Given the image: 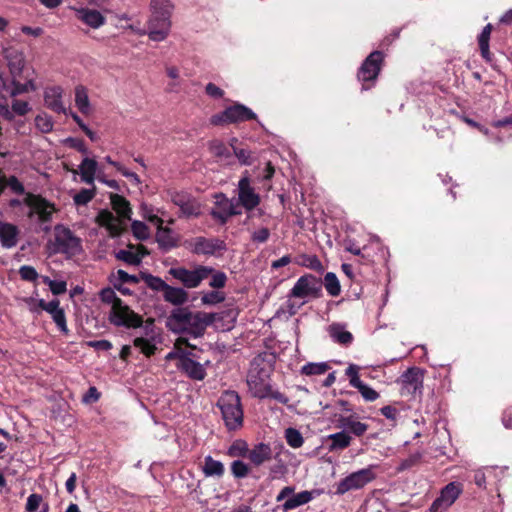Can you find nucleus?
<instances>
[{"label":"nucleus","mask_w":512,"mask_h":512,"mask_svg":"<svg viewBox=\"0 0 512 512\" xmlns=\"http://www.w3.org/2000/svg\"><path fill=\"white\" fill-rule=\"evenodd\" d=\"M63 92L60 86L47 87L44 91L45 105L56 113L66 114V108L62 100Z\"/></svg>","instance_id":"412c9836"},{"label":"nucleus","mask_w":512,"mask_h":512,"mask_svg":"<svg viewBox=\"0 0 512 512\" xmlns=\"http://www.w3.org/2000/svg\"><path fill=\"white\" fill-rule=\"evenodd\" d=\"M383 61V54L380 51L372 52L361 65L358 78L360 81L367 82L373 81L377 78L381 63Z\"/></svg>","instance_id":"a211bd4d"},{"label":"nucleus","mask_w":512,"mask_h":512,"mask_svg":"<svg viewBox=\"0 0 512 512\" xmlns=\"http://www.w3.org/2000/svg\"><path fill=\"white\" fill-rule=\"evenodd\" d=\"M247 458L255 466H260L272 458V450L269 445L260 443L249 450Z\"/></svg>","instance_id":"cd10ccee"},{"label":"nucleus","mask_w":512,"mask_h":512,"mask_svg":"<svg viewBox=\"0 0 512 512\" xmlns=\"http://www.w3.org/2000/svg\"><path fill=\"white\" fill-rule=\"evenodd\" d=\"M231 471L236 478H244L248 475L249 468L243 461L235 460L231 464Z\"/></svg>","instance_id":"13d9d810"},{"label":"nucleus","mask_w":512,"mask_h":512,"mask_svg":"<svg viewBox=\"0 0 512 512\" xmlns=\"http://www.w3.org/2000/svg\"><path fill=\"white\" fill-rule=\"evenodd\" d=\"M75 105L77 109L84 115L91 112V104L88 97V91L83 85L75 87Z\"/></svg>","instance_id":"f704fd0d"},{"label":"nucleus","mask_w":512,"mask_h":512,"mask_svg":"<svg viewBox=\"0 0 512 512\" xmlns=\"http://www.w3.org/2000/svg\"><path fill=\"white\" fill-rule=\"evenodd\" d=\"M9 85L5 86V90L11 97H16L21 94L33 92L37 89L34 79H27L25 83H21L19 79L21 77H11Z\"/></svg>","instance_id":"a878e982"},{"label":"nucleus","mask_w":512,"mask_h":512,"mask_svg":"<svg viewBox=\"0 0 512 512\" xmlns=\"http://www.w3.org/2000/svg\"><path fill=\"white\" fill-rule=\"evenodd\" d=\"M80 250V240L73 235L70 229L63 226L55 227V241L53 252L75 255Z\"/></svg>","instance_id":"9d476101"},{"label":"nucleus","mask_w":512,"mask_h":512,"mask_svg":"<svg viewBox=\"0 0 512 512\" xmlns=\"http://www.w3.org/2000/svg\"><path fill=\"white\" fill-rule=\"evenodd\" d=\"M98 164L94 159L84 158L79 165L81 180L89 185L94 184Z\"/></svg>","instance_id":"c756f323"},{"label":"nucleus","mask_w":512,"mask_h":512,"mask_svg":"<svg viewBox=\"0 0 512 512\" xmlns=\"http://www.w3.org/2000/svg\"><path fill=\"white\" fill-rule=\"evenodd\" d=\"M313 499L312 493L309 491H302L297 494H293L290 498H288L282 508L284 511H289L295 509L301 505L307 504Z\"/></svg>","instance_id":"e433bc0d"},{"label":"nucleus","mask_w":512,"mask_h":512,"mask_svg":"<svg viewBox=\"0 0 512 512\" xmlns=\"http://www.w3.org/2000/svg\"><path fill=\"white\" fill-rule=\"evenodd\" d=\"M185 246L194 254L215 255L226 249L225 242L218 238L195 237L185 242Z\"/></svg>","instance_id":"ddd939ff"},{"label":"nucleus","mask_w":512,"mask_h":512,"mask_svg":"<svg viewBox=\"0 0 512 512\" xmlns=\"http://www.w3.org/2000/svg\"><path fill=\"white\" fill-rule=\"evenodd\" d=\"M144 281H145V283L147 284V286L149 288H151L152 290H155V291H162V292H164V290L166 289V287L168 285L160 277L153 276V275H150V274L144 276Z\"/></svg>","instance_id":"3c124183"},{"label":"nucleus","mask_w":512,"mask_h":512,"mask_svg":"<svg viewBox=\"0 0 512 512\" xmlns=\"http://www.w3.org/2000/svg\"><path fill=\"white\" fill-rule=\"evenodd\" d=\"M147 250L144 246L140 245L135 248L133 245H129L128 249H122L116 252L115 256L118 260L124 261L129 265L137 266L141 263L142 258L147 254Z\"/></svg>","instance_id":"b1692460"},{"label":"nucleus","mask_w":512,"mask_h":512,"mask_svg":"<svg viewBox=\"0 0 512 512\" xmlns=\"http://www.w3.org/2000/svg\"><path fill=\"white\" fill-rule=\"evenodd\" d=\"M225 296L219 291H210L202 295L201 301L205 305H215L224 301Z\"/></svg>","instance_id":"603ef678"},{"label":"nucleus","mask_w":512,"mask_h":512,"mask_svg":"<svg viewBox=\"0 0 512 512\" xmlns=\"http://www.w3.org/2000/svg\"><path fill=\"white\" fill-rule=\"evenodd\" d=\"M19 274L23 280L35 281L38 278V273L34 267L24 265L20 267Z\"/></svg>","instance_id":"680f3d73"},{"label":"nucleus","mask_w":512,"mask_h":512,"mask_svg":"<svg viewBox=\"0 0 512 512\" xmlns=\"http://www.w3.org/2000/svg\"><path fill=\"white\" fill-rule=\"evenodd\" d=\"M171 14H156L151 13V16L147 23V30L139 31L140 35L147 34L152 41L161 42L164 41L171 29Z\"/></svg>","instance_id":"6e6552de"},{"label":"nucleus","mask_w":512,"mask_h":512,"mask_svg":"<svg viewBox=\"0 0 512 512\" xmlns=\"http://www.w3.org/2000/svg\"><path fill=\"white\" fill-rule=\"evenodd\" d=\"M205 90L206 93L212 98H221L224 94L223 90L216 86L214 83H208Z\"/></svg>","instance_id":"774afa93"},{"label":"nucleus","mask_w":512,"mask_h":512,"mask_svg":"<svg viewBox=\"0 0 512 512\" xmlns=\"http://www.w3.org/2000/svg\"><path fill=\"white\" fill-rule=\"evenodd\" d=\"M211 274H212V278H211L209 285L212 288H216V289L223 288L227 281L226 274L224 272H220V271H217V272L213 271Z\"/></svg>","instance_id":"052dcab7"},{"label":"nucleus","mask_w":512,"mask_h":512,"mask_svg":"<svg viewBox=\"0 0 512 512\" xmlns=\"http://www.w3.org/2000/svg\"><path fill=\"white\" fill-rule=\"evenodd\" d=\"M35 126L40 132L49 133L53 130L54 123L51 116L41 113L35 117Z\"/></svg>","instance_id":"a19ab883"},{"label":"nucleus","mask_w":512,"mask_h":512,"mask_svg":"<svg viewBox=\"0 0 512 512\" xmlns=\"http://www.w3.org/2000/svg\"><path fill=\"white\" fill-rule=\"evenodd\" d=\"M212 272L213 268L203 265H198L194 270H188L184 267H173L169 270V274L173 278L189 289L198 287Z\"/></svg>","instance_id":"0eeeda50"},{"label":"nucleus","mask_w":512,"mask_h":512,"mask_svg":"<svg viewBox=\"0 0 512 512\" xmlns=\"http://www.w3.org/2000/svg\"><path fill=\"white\" fill-rule=\"evenodd\" d=\"M491 31H492V25L489 23L483 28L481 34L478 37V43H479L481 55L487 61H490V59H491V54H490V50H489V40H490Z\"/></svg>","instance_id":"4c0bfd02"},{"label":"nucleus","mask_w":512,"mask_h":512,"mask_svg":"<svg viewBox=\"0 0 512 512\" xmlns=\"http://www.w3.org/2000/svg\"><path fill=\"white\" fill-rule=\"evenodd\" d=\"M161 342L159 334L154 333L153 329L150 332H146L145 336L135 337L133 344L138 348L144 355L151 356L156 351V345Z\"/></svg>","instance_id":"4be33fe9"},{"label":"nucleus","mask_w":512,"mask_h":512,"mask_svg":"<svg viewBox=\"0 0 512 512\" xmlns=\"http://www.w3.org/2000/svg\"><path fill=\"white\" fill-rule=\"evenodd\" d=\"M202 471L206 477H221L224 474L225 468L222 462L213 459L211 456H206Z\"/></svg>","instance_id":"c9c22d12"},{"label":"nucleus","mask_w":512,"mask_h":512,"mask_svg":"<svg viewBox=\"0 0 512 512\" xmlns=\"http://www.w3.org/2000/svg\"><path fill=\"white\" fill-rule=\"evenodd\" d=\"M247 385L251 394L257 398H265L270 395L269 371L261 367L258 360L251 363L248 375Z\"/></svg>","instance_id":"39448f33"},{"label":"nucleus","mask_w":512,"mask_h":512,"mask_svg":"<svg viewBox=\"0 0 512 512\" xmlns=\"http://www.w3.org/2000/svg\"><path fill=\"white\" fill-rule=\"evenodd\" d=\"M43 310L51 315L53 321L61 332L64 334L68 333L69 330L67 327L65 312L64 309L60 307L59 300L55 299L45 303Z\"/></svg>","instance_id":"5701e85b"},{"label":"nucleus","mask_w":512,"mask_h":512,"mask_svg":"<svg viewBox=\"0 0 512 512\" xmlns=\"http://www.w3.org/2000/svg\"><path fill=\"white\" fill-rule=\"evenodd\" d=\"M226 116H228L229 123L244 122L255 119V113L248 107L237 104L226 109Z\"/></svg>","instance_id":"bb28decb"},{"label":"nucleus","mask_w":512,"mask_h":512,"mask_svg":"<svg viewBox=\"0 0 512 512\" xmlns=\"http://www.w3.org/2000/svg\"><path fill=\"white\" fill-rule=\"evenodd\" d=\"M110 201L113 209L118 216L109 210H102L96 217L97 223L105 227L112 237L118 236L126 225V221L131 218V208L129 202L118 194H111Z\"/></svg>","instance_id":"f03ea898"},{"label":"nucleus","mask_w":512,"mask_h":512,"mask_svg":"<svg viewBox=\"0 0 512 512\" xmlns=\"http://www.w3.org/2000/svg\"><path fill=\"white\" fill-rule=\"evenodd\" d=\"M173 5L171 0H151V11L156 14H171Z\"/></svg>","instance_id":"49530a36"},{"label":"nucleus","mask_w":512,"mask_h":512,"mask_svg":"<svg viewBox=\"0 0 512 512\" xmlns=\"http://www.w3.org/2000/svg\"><path fill=\"white\" fill-rule=\"evenodd\" d=\"M270 231L267 228H260L252 233V240L258 243H264L268 240Z\"/></svg>","instance_id":"69168bd1"},{"label":"nucleus","mask_w":512,"mask_h":512,"mask_svg":"<svg viewBox=\"0 0 512 512\" xmlns=\"http://www.w3.org/2000/svg\"><path fill=\"white\" fill-rule=\"evenodd\" d=\"M355 388L358 389V391L361 393L362 397L366 401L372 402V401H375L376 399H378V397H379L378 392H376L373 388L364 384L363 382H361Z\"/></svg>","instance_id":"6e6d98bb"},{"label":"nucleus","mask_w":512,"mask_h":512,"mask_svg":"<svg viewBox=\"0 0 512 512\" xmlns=\"http://www.w3.org/2000/svg\"><path fill=\"white\" fill-rule=\"evenodd\" d=\"M340 427L350 431L355 436H362L368 430V425L357 421L353 416L341 417L339 419Z\"/></svg>","instance_id":"2f4dec72"},{"label":"nucleus","mask_w":512,"mask_h":512,"mask_svg":"<svg viewBox=\"0 0 512 512\" xmlns=\"http://www.w3.org/2000/svg\"><path fill=\"white\" fill-rule=\"evenodd\" d=\"M25 509L27 512H36L37 510L48 512L49 505L43 501V497L40 494L33 493L27 498Z\"/></svg>","instance_id":"ea45409f"},{"label":"nucleus","mask_w":512,"mask_h":512,"mask_svg":"<svg viewBox=\"0 0 512 512\" xmlns=\"http://www.w3.org/2000/svg\"><path fill=\"white\" fill-rule=\"evenodd\" d=\"M324 285H325V288L327 290V292L331 295V296H338L340 291H341V288H340V283L338 281V278L336 277V275L332 272H328L325 277H324Z\"/></svg>","instance_id":"79ce46f5"},{"label":"nucleus","mask_w":512,"mask_h":512,"mask_svg":"<svg viewBox=\"0 0 512 512\" xmlns=\"http://www.w3.org/2000/svg\"><path fill=\"white\" fill-rule=\"evenodd\" d=\"M330 337L337 343L349 345L353 341V335L342 324L333 323L329 326Z\"/></svg>","instance_id":"7c9ffc66"},{"label":"nucleus","mask_w":512,"mask_h":512,"mask_svg":"<svg viewBox=\"0 0 512 512\" xmlns=\"http://www.w3.org/2000/svg\"><path fill=\"white\" fill-rule=\"evenodd\" d=\"M306 303V300H301L299 298L292 297L291 292H289L287 296V301L285 303L286 312L289 315H295L298 312V310Z\"/></svg>","instance_id":"8fccbe9b"},{"label":"nucleus","mask_w":512,"mask_h":512,"mask_svg":"<svg viewBox=\"0 0 512 512\" xmlns=\"http://www.w3.org/2000/svg\"><path fill=\"white\" fill-rule=\"evenodd\" d=\"M7 186L15 193L17 194H23L24 193V186L23 184L14 176L10 177L7 180Z\"/></svg>","instance_id":"338daca9"},{"label":"nucleus","mask_w":512,"mask_h":512,"mask_svg":"<svg viewBox=\"0 0 512 512\" xmlns=\"http://www.w3.org/2000/svg\"><path fill=\"white\" fill-rule=\"evenodd\" d=\"M11 108L15 114L20 116L26 115L31 110L29 103L23 100H13Z\"/></svg>","instance_id":"bf43d9fd"},{"label":"nucleus","mask_w":512,"mask_h":512,"mask_svg":"<svg viewBox=\"0 0 512 512\" xmlns=\"http://www.w3.org/2000/svg\"><path fill=\"white\" fill-rule=\"evenodd\" d=\"M133 235L139 240H146L149 238V229L147 225L141 221H133L131 225Z\"/></svg>","instance_id":"09e8293b"},{"label":"nucleus","mask_w":512,"mask_h":512,"mask_svg":"<svg viewBox=\"0 0 512 512\" xmlns=\"http://www.w3.org/2000/svg\"><path fill=\"white\" fill-rule=\"evenodd\" d=\"M328 368L329 366L325 362L308 363L302 367L301 372L305 375H322L326 373Z\"/></svg>","instance_id":"c03bdc74"},{"label":"nucleus","mask_w":512,"mask_h":512,"mask_svg":"<svg viewBox=\"0 0 512 512\" xmlns=\"http://www.w3.org/2000/svg\"><path fill=\"white\" fill-rule=\"evenodd\" d=\"M24 203L29 207L28 216L32 218L37 215L41 222L50 221L56 211L54 204L39 195L28 193L24 198Z\"/></svg>","instance_id":"f8f14e48"},{"label":"nucleus","mask_w":512,"mask_h":512,"mask_svg":"<svg viewBox=\"0 0 512 512\" xmlns=\"http://www.w3.org/2000/svg\"><path fill=\"white\" fill-rule=\"evenodd\" d=\"M403 385L412 392H416L422 388L423 375L417 368L408 369L402 376Z\"/></svg>","instance_id":"c85d7f7f"},{"label":"nucleus","mask_w":512,"mask_h":512,"mask_svg":"<svg viewBox=\"0 0 512 512\" xmlns=\"http://www.w3.org/2000/svg\"><path fill=\"white\" fill-rule=\"evenodd\" d=\"M217 405L228 429L234 430L242 425L243 411L240 397L234 391H225L218 399Z\"/></svg>","instance_id":"20e7f679"},{"label":"nucleus","mask_w":512,"mask_h":512,"mask_svg":"<svg viewBox=\"0 0 512 512\" xmlns=\"http://www.w3.org/2000/svg\"><path fill=\"white\" fill-rule=\"evenodd\" d=\"M328 439L331 441L329 446L330 451L345 449L351 443V436H349L346 432H338L328 436Z\"/></svg>","instance_id":"58836bf2"},{"label":"nucleus","mask_w":512,"mask_h":512,"mask_svg":"<svg viewBox=\"0 0 512 512\" xmlns=\"http://www.w3.org/2000/svg\"><path fill=\"white\" fill-rule=\"evenodd\" d=\"M285 439L288 445L292 448H300L304 443L302 434L294 428H288L285 430Z\"/></svg>","instance_id":"37998d69"},{"label":"nucleus","mask_w":512,"mask_h":512,"mask_svg":"<svg viewBox=\"0 0 512 512\" xmlns=\"http://www.w3.org/2000/svg\"><path fill=\"white\" fill-rule=\"evenodd\" d=\"M358 372H359V367L354 364H351L346 369V375L349 377L350 385L352 387H356L357 385H359L362 382L359 378Z\"/></svg>","instance_id":"e2e57ef3"},{"label":"nucleus","mask_w":512,"mask_h":512,"mask_svg":"<svg viewBox=\"0 0 512 512\" xmlns=\"http://www.w3.org/2000/svg\"><path fill=\"white\" fill-rule=\"evenodd\" d=\"M42 281L44 284L49 286L54 295L64 294L67 290V284L63 280H52L48 276H43Z\"/></svg>","instance_id":"a18cd8bd"},{"label":"nucleus","mask_w":512,"mask_h":512,"mask_svg":"<svg viewBox=\"0 0 512 512\" xmlns=\"http://www.w3.org/2000/svg\"><path fill=\"white\" fill-rule=\"evenodd\" d=\"M21 301L26 305V307L29 309L32 313H39L40 310H43V307L45 305V301L40 299L37 300L33 297H24L21 299Z\"/></svg>","instance_id":"4d7b16f0"},{"label":"nucleus","mask_w":512,"mask_h":512,"mask_svg":"<svg viewBox=\"0 0 512 512\" xmlns=\"http://www.w3.org/2000/svg\"><path fill=\"white\" fill-rule=\"evenodd\" d=\"M1 54L7 63L11 77H22L26 59L23 50L5 42L1 45Z\"/></svg>","instance_id":"9b49d317"},{"label":"nucleus","mask_w":512,"mask_h":512,"mask_svg":"<svg viewBox=\"0 0 512 512\" xmlns=\"http://www.w3.org/2000/svg\"><path fill=\"white\" fill-rule=\"evenodd\" d=\"M183 343H185V341H183L182 339L177 340V341H176V343H175L174 350H173V351H171V352H169V353L166 355L165 359H166V360H168V361L173 360V359H177V360H178V363H179V362H180V358H181V356H182L183 354H187V353H186V352H184V351L181 349V347H180V345H181V344H183Z\"/></svg>","instance_id":"0e129e2a"},{"label":"nucleus","mask_w":512,"mask_h":512,"mask_svg":"<svg viewBox=\"0 0 512 512\" xmlns=\"http://www.w3.org/2000/svg\"><path fill=\"white\" fill-rule=\"evenodd\" d=\"M164 300L173 305H182L188 300V294L183 288L167 285L163 292Z\"/></svg>","instance_id":"473e14b6"},{"label":"nucleus","mask_w":512,"mask_h":512,"mask_svg":"<svg viewBox=\"0 0 512 512\" xmlns=\"http://www.w3.org/2000/svg\"><path fill=\"white\" fill-rule=\"evenodd\" d=\"M177 367L193 380L201 381L206 377L204 365L190 358L189 353L181 356Z\"/></svg>","instance_id":"aec40b11"},{"label":"nucleus","mask_w":512,"mask_h":512,"mask_svg":"<svg viewBox=\"0 0 512 512\" xmlns=\"http://www.w3.org/2000/svg\"><path fill=\"white\" fill-rule=\"evenodd\" d=\"M301 259L302 260L299 262V264L302 266L316 271H321L323 269L320 260L314 255H303L301 256Z\"/></svg>","instance_id":"5fc2aeb1"},{"label":"nucleus","mask_w":512,"mask_h":512,"mask_svg":"<svg viewBox=\"0 0 512 512\" xmlns=\"http://www.w3.org/2000/svg\"><path fill=\"white\" fill-rule=\"evenodd\" d=\"M461 493V486L455 482L446 485L431 506L432 512H443L450 507Z\"/></svg>","instance_id":"6ab92c4d"},{"label":"nucleus","mask_w":512,"mask_h":512,"mask_svg":"<svg viewBox=\"0 0 512 512\" xmlns=\"http://www.w3.org/2000/svg\"><path fill=\"white\" fill-rule=\"evenodd\" d=\"M18 228L6 222L0 221V243L2 247L10 249L17 245L18 243Z\"/></svg>","instance_id":"393cba45"},{"label":"nucleus","mask_w":512,"mask_h":512,"mask_svg":"<svg viewBox=\"0 0 512 512\" xmlns=\"http://www.w3.org/2000/svg\"><path fill=\"white\" fill-rule=\"evenodd\" d=\"M100 298L103 302L112 305L109 314V320L112 324L128 328L141 326V317L125 305L123 301L117 297L114 290L110 288L103 289L100 293Z\"/></svg>","instance_id":"7ed1b4c3"},{"label":"nucleus","mask_w":512,"mask_h":512,"mask_svg":"<svg viewBox=\"0 0 512 512\" xmlns=\"http://www.w3.org/2000/svg\"><path fill=\"white\" fill-rule=\"evenodd\" d=\"M322 290V282L312 274L301 276L290 290L291 296L301 300L317 298Z\"/></svg>","instance_id":"1a4fd4ad"},{"label":"nucleus","mask_w":512,"mask_h":512,"mask_svg":"<svg viewBox=\"0 0 512 512\" xmlns=\"http://www.w3.org/2000/svg\"><path fill=\"white\" fill-rule=\"evenodd\" d=\"M238 205L251 211L260 203V196L250 184V179L243 176L238 182Z\"/></svg>","instance_id":"dca6fc26"},{"label":"nucleus","mask_w":512,"mask_h":512,"mask_svg":"<svg viewBox=\"0 0 512 512\" xmlns=\"http://www.w3.org/2000/svg\"><path fill=\"white\" fill-rule=\"evenodd\" d=\"M213 315L205 312H191L187 308H176L166 320V327L175 334H186L194 338L204 334L205 329L213 322Z\"/></svg>","instance_id":"f257e3e1"},{"label":"nucleus","mask_w":512,"mask_h":512,"mask_svg":"<svg viewBox=\"0 0 512 512\" xmlns=\"http://www.w3.org/2000/svg\"><path fill=\"white\" fill-rule=\"evenodd\" d=\"M215 207L211 211L214 219L225 223L229 217L241 214L238 203L227 198L224 194L215 195Z\"/></svg>","instance_id":"4468645a"},{"label":"nucleus","mask_w":512,"mask_h":512,"mask_svg":"<svg viewBox=\"0 0 512 512\" xmlns=\"http://www.w3.org/2000/svg\"><path fill=\"white\" fill-rule=\"evenodd\" d=\"M95 189H82L73 196L76 205H86L95 197Z\"/></svg>","instance_id":"de8ad7c7"},{"label":"nucleus","mask_w":512,"mask_h":512,"mask_svg":"<svg viewBox=\"0 0 512 512\" xmlns=\"http://www.w3.org/2000/svg\"><path fill=\"white\" fill-rule=\"evenodd\" d=\"M375 465L353 472L336 484V494L344 495L352 490H359L365 487L376 478Z\"/></svg>","instance_id":"423d86ee"},{"label":"nucleus","mask_w":512,"mask_h":512,"mask_svg":"<svg viewBox=\"0 0 512 512\" xmlns=\"http://www.w3.org/2000/svg\"><path fill=\"white\" fill-rule=\"evenodd\" d=\"M156 239L158 244L165 249L176 247L178 242L173 231L170 228L162 227V225L157 228Z\"/></svg>","instance_id":"72a5a7b5"},{"label":"nucleus","mask_w":512,"mask_h":512,"mask_svg":"<svg viewBox=\"0 0 512 512\" xmlns=\"http://www.w3.org/2000/svg\"><path fill=\"white\" fill-rule=\"evenodd\" d=\"M209 150L210 152L219 158L226 157L229 152L225 144L220 140H213L209 144Z\"/></svg>","instance_id":"864d4df0"},{"label":"nucleus","mask_w":512,"mask_h":512,"mask_svg":"<svg viewBox=\"0 0 512 512\" xmlns=\"http://www.w3.org/2000/svg\"><path fill=\"white\" fill-rule=\"evenodd\" d=\"M171 201L179 207L185 217H197L201 214V204L191 194L184 191H175L171 194Z\"/></svg>","instance_id":"2eb2a0df"},{"label":"nucleus","mask_w":512,"mask_h":512,"mask_svg":"<svg viewBox=\"0 0 512 512\" xmlns=\"http://www.w3.org/2000/svg\"><path fill=\"white\" fill-rule=\"evenodd\" d=\"M76 17L91 29H99L106 23L104 12L87 6L72 7Z\"/></svg>","instance_id":"f3484780"}]
</instances>
